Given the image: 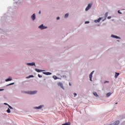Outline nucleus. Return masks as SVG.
<instances>
[{"mask_svg":"<svg viewBox=\"0 0 125 125\" xmlns=\"http://www.w3.org/2000/svg\"><path fill=\"white\" fill-rule=\"evenodd\" d=\"M39 28L40 29H41V30H43L44 29H46V28H47V27L43 26V24H41V25H40L39 26Z\"/></svg>","mask_w":125,"mask_h":125,"instance_id":"obj_1","label":"nucleus"},{"mask_svg":"<svg viewBox=\"0 0 125 125\" xmlns=\"http://www.w3.org/2000/svg\"><path fill=\"white\" fill-rule=\"evenodd\" d=\"M91 7V4H88V6L85 8V11H87Z\"/></svg>","mask_w":125,"mask_h":125,"instance_id":"obj_2","label":"nucleus"},{"mask_svg":"<svg viewBox=\"0 0 125 125\" xmlns=\"http://www.w3.org/2000/svg\"><path fill=\"white\" fill-rule=\"evenodd\" d=\"M93 73H94V71H92L90 74L89 75V79H90V81H92V75H93Z\"/></svg>","mask_w":125,"mask_h":125,"instance_id":"obj_3","label":"nucleus"},{"mask_svg":"<svg viewBox=\"0 0 125 125\" xmlns=\"http://www.w3.org/2000/svg\"><path fill=\"white\" fill-rule=\"evenodd\" d=\"M58 85H59V86H61V87H62V89H64V87H63V84H62V83H58Z\"/></svg>","mask_w":125,"mask_h":125,"instance_id":"obj_4","label":"nucleus"},{"mask_svg":"<svg viewBox=\"0 0 125 125\" xmlns=\"http://www.w3.org/2000/svg\"><path fill=\"white\" fill-rule=\"evenodd\" d=\"M27 65H28L29 66H36L35 62L28 63H27Z\"/></svg>","mask_w":125,"mask_h":125,"instance_id":"obj_5","label":"nucleus"},{"mask_svg":"<svg viewBox=\"0 0 125 125\" xmlns=\"http://www.w3.org/2000/svg\"><path fill=\"white\" fill-rule=\"evenodd\" d=\"M101 19H102V18H100L99 19L95 20L94 22H95V23H99V22H100V21L101 20Z\"/></svg>","mask_w":125,"mask_h":125,"instance_id":"obj_6","label":"nucleus"},{"mask_svg":"<svg viewBox=\"0 0 125 125\" xmlns=\"http://www.w3.org/2000/svg\"><path fill=\"white\" fill-rule=\"evenodd\" d=\"M120 125V121L119 120L116 121L114 123V125Z\"/></svg>","mask_w":125,"mask_h":125,"instance_id":"obj_7","label":"nucleus"},{"mask_svg":"<svg viewBox=\"0 0 125 125\" xmlns=\"http://www.w3.org/2000/svg\"><path fill=\"white\" fill-rule=\"evenodd\" d=\"M37 91H30L29 92V94H36L37 93Z\"/></svg>","mask_w":125,"mask_h":125,"instance_id":"obj_8","label":"nucleus"},{"mask_svg":"<svg viewBox=\"0 0 125 125\" xmlns=\"http://www.w3.org/2000/svg\"><path fill=\"white\" fill-rule=\"evenodd\" d=\"M31 18L32 20H35L36 19V14H34L32 16Z\"/></svg>","mask_w":125,"mask_h":125,"instance_id":"obj_9","label":"nucleus"},{"mask_svg":"<svg viewBox=\"0 0 125 125\" xmlns=\"http://www.w3.org/2000/svg\"><path fill=\"white\" fill-rule=\"evenodd\" d=\"M35 70H36V72H37L38 73H41V72H43V70H39V69H37V68L35 69Z\"/></svg>","mask_w":125,"mask_h":125,"instance_id":"obj_10","label":"nucleus"},{"mask_svg":"<svg viewBox=\"0 0 125 125\" xmlns=\"http://www.w3.org/2000/svg\"><path fill=\"white\" fill-rule=\"evenodd\" d=\"M43 74H44V75H46L47 76L51 75V73L50 72H43Z\"/></svg>","mask_w":125,"mask_h":125,"instance_id":"obj_11","label":"nucleus"},{"mask_svg":"<svg viewBox=\"0 0 125 125\" xmlns=\"http://www.w3.org/2000/svg\"><path fill=\"white\" fill-rule=\"evenodd\" d=\"M10 81H12V78L9 77V78L5 80V82H9Z\"/></svg>","mask_w":125,"mask_h":125,"instance_id":"obj_12","label":"nucleus"},{"mask_svg":"<svg viewBox=\"0 0 125 125\" xmlns=\"http://www.w3.org/2000/svg\"><path fill=\"white\" fill-rule=\"evenodd\" d=\"M120 75V73H115V79H117V78H118V76Z\"/></svg>","mask_w":125,"mask_h":125,"instance_id":"obj_13","label":"nucleus"},{"mask_svg":"<svg viewBox=\"0 0 125 125\" xmlns=\"http://www.w3.org/2000/svg\"><path fill=\"white\" fill-rule=\"evenodd\" d=\"M62 125H71V123H70V122L62 124Z\"/></svg>","mask_w":125,"mask_h":125,"instance_id":"obj_14","label":"nucleus"},{"mask_svg":"<svg viewBox=\"0 0 125 125\" xmlns=\"http://www.w3.org/2000/svg\"><path fill=\"white\" fill-rule=\"evenodd\" d=\"M112 38H115V39H119V37L117 36L111 35Z\"/></svg>","mask_w":125,"mask_h":125,"instance_id":"obj_15","label":"nucleus"},{"mask_svg":"<svg viewBox=\"0 0 125 125\" xmlns=\"http://www.w3.org/2000/svg\"><path fill=\"white\" fill-rule=\"evenodd\" d=\"M93 93L94 96H96L97 97H98V95L97 94V93H96V92H94Z\"/></svg>","mask_w":125,"mask_h":125,"instance_id":"obj_16","label":"nucleus"},{"mask_svg":"<svg viewBox=\"0 0 125 125\" xmlns=\"http://www.w3.org/2000/svg\"><path fill=\"white\" fill-rule=\"evenodd\" d=\"M111 93H108L106 94V97H109V96H110V95H111Z\"/></svg>","mask_w":125,"mask_h":125,"instance_id":"obj_17","label":"nucleus"},{"mask_svg":"<svg viewBox=\"0 0 125 125\" xmlns=\"http://www.w3.org/2000/svg\"><path fill=\"white\" fill-rule=\"evenodd\" d=\"M69 16V14H66L64 16V18H67Z\"/></svg>","mask_w":125,"mask_h":125,"instance_id":"obj_18","label":"nucleus"},{"mask_svg":"<svg viewBox=\"0 0 125 125\" xmlns=\"http://www.w3.org/2000/svg\"><path fill=\"white\" fill-rule=\"evenodd\" d=\"M53 78L54 80H57V76H53Z\"/></svg>","mask_w":125,"mask_h":125,"instance_id":"obj_19","label":"nucleus"},{"mask_svg":"<svg viewBox=\"0 0 125 125\" xmlns=\"http://www.w3.org/2000/svg\"><path fill=\"white\" fill-rule=\"evenodd\" d=\"M42 105H40L38 107H37V109H42Z\"/></svg>","mask_w":125,"mask_h":125,"instance_id":"obj_20","label":"nucleus"},{"mask_svg":"<svg viewBox=\"0 0 125 125\" xmlns=\"http://www.w3.org/2000/svg\"><path fill=\"white\" fill-rule=\"evenodd\" d=\"M8 106L9 108H10V109H11L12 110H13V107L9 105V104Z\"/></svg>","mask_w":125,"mask_h":125,"instance_id":"obj_21","label":"nucleus"},{"mask_svg":"<svg viewBox=\"0 0 125 125\" xmlns=\"http://www.w3.org/2000/svg\"><path fill=\"white\" fill-rule=\"evenodd\" d=\"M7 113H10V109L9 108H8L7 110Z\"/></svg>","mask_w":125,"mask_h":125,"instance_id":"obj_22","label":"nucleus"},{"mask_svg":"<svg viewBox=\"0 0 125 125\" xmlns=\"http://www.w3.org/2000/svg\"><path fill=\"white\" fill-rule=\"evenodd\" d=\"M107 16H108V13H106L105 14V17H107Z\"/></svg>","mask_w":125,"mask_h":125,"instance_id":"obj_23","label":"nucleus"},{"mask_svg":"<svg viewBox=\"0 0 125 125\" xmlns=\"http://www.w3.org/2000/svg\"><path fill=\"white\" fill-rule=\"evenodd\" d=\"M28 78H34V76L33 75H30Z\"/></svg>","mask_w":125,"mask_h":125,"instance_id":"obj_24","label":"nucleus"},{"mask_svg":"<svg viewBox=\"0 0 125 125\" xmlns=\"http://www.w3.org/2000/svg\"><path fill=\"white\" fill-rule=\"evenodd\" d=\"M38 77H39V78H42V76L40 74H38Z\"/></svg>","mask_w":125,"mask_h":125,"instance_id":"obj_25","label":"nucleus"},{"mask_svg":"<svg viewBox=\"0 0 125 125\" xmlns=\"http://www.w3.org/2000/svg\"><path fill=\"white\" fill-rule=\"evenodd\" d=\"M89 23V21H85V24H88Z\"/></svg>","mask_w":125,"mask_h":125,"instance_id":"obj_26","label":"nucleus"},{"mask_svg":"<svg viewBox=\"0 0 125 125\" xmlns=\"http://www.w3.org/2000/svg\"><path fill=\"white\" fill-rule=\"evenodd\" d=\"M74 97H76V95H77V93H74Z\"/></svg>","mask_w":125,"mask_h":125,"instance_id":"obj_27","label":"nucleus"},{"mask_svg":"<svg viewBox=\"0 0 125 125\" xmlns=\"http://www.w3.org/2000/svg\"><path fill=\"white\" fill-rule=\"evenodd\" d=\"M118 12V13H119V14H122V13L120 11V10H119Z\"/></svg>","mask_w":125,"mask_h":125,"instance_id":"obj_28","label":"nucleus"},{"mask_svg":"<svg viewBox=\"0 0 125 125\" xmlns=\"http://www.w3.org/2000/svg\"><path fill=\"white\" fill-rule=\"evenodd\" d=\"M59 19H60V18L59 17L57 18V20H59Z\"/></svg>","mask_w":125,"mask_h":125,"instance_id":"obj_29","label":"nucleus"},{"mask_svg":"<svg viewBox=\"0 0 125 125\" xmlns=\"http://www.w3.org/2000/svg\"><path fill=\"white\" fill-rule=\"evenodd\" d=\"M4 105H7L8 106L9 104H7V103H4Z\"/></svg>","mask_w":125,"mask_h":125,"instance_id":"obj_30","label":"nucleus"},{"mask_svg":"<svg viewBox=\"0 0 125 125\" xmlns=\"http://www.w3.org/2000/svg\"><path fill=\"white\" fill-rule=\"evenodd\" d=\"M109 83V82H108V81H105V82H104V83Z\"/></svg>","mask_w":125,"mask_h":125,"instance_id":"obj_31","label":"nucleus"},{"mask_svg":"<svg viewBox=\"0 0 125 125\" xmlns=\"http://www.w3.org/2000/svg\"><path fill=\"white\" fill-rule=\"evenodd\" d=\"M14 84V83H11L9 84V85H11V84Z\"/></svg>","mask_w":125,"mask_h":125,"instance_id":"obj_32","label":"nucleus"},{"mask_svg":"<svg viewBox=\"0 0 125 125\" xmlns=\"http://www.w3.org/2000/svg\"><path fill=\"white\" fill-rule=\"evenodd\" d=\"M107 18H108V19H111V17H108Z\"/></svg>","mask_w":125,"mask_h":125,"instance_id":"obj_33","label":"nucleus"},{"mask_svg":"<svg viewBox=\"0 0 125 125\" xmlns=\"http://www.w3.org/2000/svg\"><path fill=\"white\" fill-rule=\"evenodd\" d=\"M39 14H41V11H39Z\"/></svg>","mask_w":125,"mask_h":125,"instance_id":"obj_34","label":"nucleus"},{"mask_svg":"<svg viewBox=\"0 0 125 125\" xmlns=\"http://www.w3.org/2000/svg\"><path fill=\"white\" fill-rule=\"evenodd\" d=\"M69 85H71V83H69Z\"/></svg>","mask_w":125,"mask_h":125,"instance_id":"obj_35","label":"nucleus"},{"mask_svg":"<svg viewBox=\"0 0 125 125\" xmlns=\"http://www.w3.org/2000/svg\"><path fill=\"white\" fill-rule=\"evenodd\" d=\"M115 104H118V103H116Z\"/></svg>","mask_w":125,"mask_h":125,"instance_id":"obj_36","label":"nucleus"},{"mask_svg":"<svg viewBox=\"0 0 125 125\" xmlns=\"http://www.w3.org/2000/svg\"><path fill=\"white\" fill-rule=\"evenodd\" d=\"M112 125V124H111V125Z\"/></svg>","mask_w":125,"mask_h":125,"instance_id":"obj_37","label":"nucleus"}]
</instances>
